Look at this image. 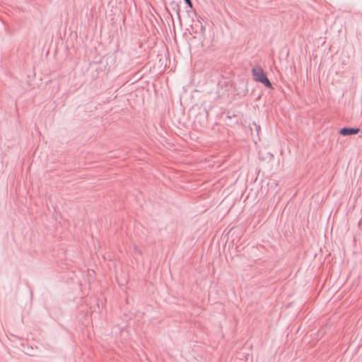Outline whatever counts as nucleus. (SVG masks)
Listing matches in <instances>:
<instances>
[{
    "instance_id": "obj_1",
    "label": "nucleus",
    "mask_w": 362,
    "mask_h": 362,
    "mask_svg": "<svg viewBox=\"0 0 362 362\" xmlns=\"http://www.w3.org/2000/svg\"><path fill=\"white\" fill-rule=\"evenodd\" d=\"M252 72L254 79L256 81H258V82H260V83L264 84L267 87H268L269 88H273L271 82L266 76V75L262 68H260V67L253 68Z\"/></svg>"
},
{
    "instance_id": "obj_2",
    "label": "nucleus",
    "mask_w": 362,
    "mask_h": 362,
    "mask_svg": "<svg viewBox=\"0 0 362 362\" xmlns=\"http://www.w3.org/2000/svg\"><path fill=\"white\" fill-rule=\"evenodd\" d=\"M359 129L354 128H343L340 130L339 133L343 136H349L351 134H356L359 132Z\"/></svg>"
},
{
    "instance_id": "obj_3",
    "label": "nucleus",
    "mask_w": 362,
    "mask_h": 362,
    "mask_svg": "<svg viewBox=\"0 0 362 362\" xmlns=\"http://www.w3.org/2000/svg\"><path fill=\"white\" fill-rule=\"evenodd\" d=\"M185 2L189 4L190 6H192V3H191V0H185Z\"/></svg>"
}]
</instances>
